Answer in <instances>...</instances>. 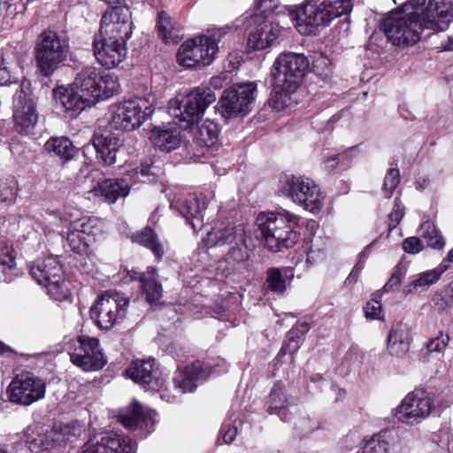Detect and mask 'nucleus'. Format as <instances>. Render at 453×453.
<instances>
[{
    "label": "nucleus",
    "mask_w": 453,
    "mask_h": 453,
    "mask_svg": "<svg viewBox=\"0 0 453 453\" xmlns=\"http://www.w3.org/2000/svg\"><path fill=\"white\" fill-rule=\"evenodd\" d=\"M130 18L128 7L119 4L108 8L101 19L93 50L97 62L106 69L117 67L127 58L126 42L132 35Z\"/></svg>",
    "instance_id": "f03ea898"
},
{
    "label": "nucleus",
    "mask_w": 453,
    "mask_h": 453,
    "mask_svg": "<svg viewBox=\"0 0 453 453\" xmlns=\"http://www.w3.org/2000/svg\"><path fill=\"white\" fill-rule=\"evenodd\" d=\"M69 44L55 31L42 32L35 46L37 66L43 76L50 75L67 58Z\"/></svg>",
    "instance_id": "9b49d317"
},
{
    "label": "nucleus",
    "mask_w": 453,
    "mask_h": 453,
    "mask_svg": "<svg viewBox=\"0 0 453 453\" xmlns=\"http://www.w3.org/2000/svg\"><path fill=\"white\" fill-rule=\"evenodd\" d=\"M92 144L97 158L104 165H111L116 162L117 152L123 145L121 139L113 134H95Z\"/></svg>",
    "instance_id": "a878e982"
},
{
    "label": "nucleus",
    "mask_w": 453,
    "mask_h": 453,
    "mask_svg": "<svg viewBox=\"0 0 453 453\" xmlns=\"http://www.w3.org/2000/svg\"><path fill=\"white\" fill-rule=\"evenodd\" d=\"M400 183V172L396 168H390L384 179L383 192L385 196L391 197L394 190L397 188Z\"/></svg>",
    "instance_id": "de8ad7c7"
},
{
    "label": "nucleus",
    "mask_w": 453,
    "mask_h": 453,
    "mask_svg": "<svg viewBox=\"0 0 453 453\" xmlns=\"http://www.w3.org/2000/svg\"><path fill=\"white\" fill-rule=\"evenodd\" d=\"M439 445L449 453H453V432L441 431Z\"/></svg>",
    "instance_id": "bf43d9fd"
},
{
    "label": "nucleus",
    "mask_w": 453,
    "mask_h": 453,
    "mask_svg": "<svg viewBox=\"0 0 453 453\" xmlns=\"http://www.w3.org/2000/svg\"><path fill=\"white\" fill-rule=\"evenodd\" d=\"M351 9L350 2H305L291 10L290 15L302 34L313 35L335 18L349 13Z\"/></svg>",
    "instance_id": "423d86ee"
},
{
    "label": "nucleus",
    "mask_w": 453,
    "mask_h": 453,
    "mask_svg": "<svg viewBox=\"0 0 453 453\" xmlns=\"http://www.w3.org/2000/svg\"><path fill=\"white\" fill-rule=\"evenodd\" d=\"M234 243L235 245L231 248L225 257L224 263L227 265V273H234L237 269V265H241L248 258V251L244 245V240L242 242L235 241Z\"/></svg>",
    "instance_id": "ea45409f"
},
{
    "label": "nucleus",
    "mask_w": 453,
    "mask_h": 453,
    "mask_svg": "<svg viewBox=\"0 0 453 453\" xmlns=\"http://www.w3.org/2000/svg\"><path fill=\"white\" fill-rule=\"evenodd\" d=\"M299 218L284 211L283 212H261L257 218V235L260 237L265 246L278 252L282 249L292 248L298 240Z\"/></svg>",
    "instance_id": "39448f33"
},
{
    "label": "nucleus",
    "mask_w": 453,
    "mask_h": 453,
    "mask_svg": "<svg viewBox=\"0 0 453 453\" xmlns=\"http://www.w3.org/2000/svg\"><path fill=\"white\" fill-rule=\"evenodd\" d=\"M180 127L169 126L154 127L150 135L156 148L164 152H170L179 148L181 142Z\"/></svg>",
    "instance_id": "bb28decb"
},
{
    "label": "nucleus",
    "mask_w": 453,
    "mask_h": 453,
    "mask_svg": "<svg viewBox=\"0 0 453 453\" xmlns=\"http://www.w3.org/2000/svg\"><path fill=\"white\" fill-rule=\"evenodd\" d=\"M452 19L453 2H404L383 26L394 45H413L425 29L444 31Z\"/></svg>",
    "instance_id": "f257e3e1"
},
{
    "label": "nucleus",
    "mask_w": 453,
    "mask_h": 453,
    "mask_svg": "<svg viewBox=\"0 0 453 453\" xmlns=\"http://www.w3.org/2000/svg\"><path fill=\"white\" fill-rule=\"evenodd\" d=\"M309 68L303 54L288 52L280 54L273 64V106L278 110L287 104L288 96L296 92Z\"/></svg>",
    "instance_id": "20e7f679"
},
{
    "label": "nucleus",
    "mask_w": 453,
    "mask_h": 453,
    "mask_svg": "<svg viewBox=\"0 0 453 453\" xmlns=\"http://www.w3.org/2000/svg\"><path fill=\"white\" fill-rule=\"evenodd\" d=\"M90 193L103 197L107 203H113L119 197H125L129 193L128 183L122 179L105 180L95 186Z\"/></svg>",
    "instance_id": "c756f323"
},
{
    "label": "nucleus",
    "mask_w": 453,
    "mask_h": 453,
    "mask_svg": "<svg viewBox=\"0 0 453 453\" xmlns=\"http://www.w3.org/2000/svg\"><path fill=\"white\" fill-rule=\"evenodd\" d=\"M303 342L301 335H297L295 330H289L287 334V339L282 348L280 349L278 356H284L287 354L294 355L297 352Z\"/></svg>",
    "instance_id": "49530a36"
},
{
    "label": "nucleus",
    "mask_w": 453,
    "mask_h": 453,
    "mask_svg": "<svg viewBox=\"0 0 453 453\" xmlns=\"http://www.w3.org/2000/svg\"><path fill=\"white\" fill-rule=\"evenodd\" d=\"M156 412L146 406L142 405L134 399L131 404L119 415V421L128 429H135L140 426H148L154 424Z\"/></svg>",
    "instance_id": "393cba45"
},
{
    "label": "nucleus",
    "mask_w": 453,
    "mask_h": 453,
    "mask_svg": "<svg viewBox=\"0 0 453 453\" xmlns=\"http://www.w3.org/2000/svg\"><path fill=\"white\" fill-rule=\"evenodd\" d=\"M411 330L407 324L398 323L392 326L388 336V350L392 356L403 357L410 349Z\"/></svg>",
    "instance_id": "c85d7f7f"
},
{
    "label": "nucleus",
    "mask_w": 453,
    "mask_h": 453,
    "mask_svg": "<svg viewBox=\"0 0 453 453\" xmlns=\"http://www.w3.org/2000/svg\"><path fill=\"white\" fill-rule=\"evenodd\" d=\"M256 90L254 82L238 84L226 89L218 103L222 117L228 120L250 112L256 98Z\"/></svg>",
    "instance_id": "dca6fc26"
},
{
    "label": "nucleus",
    "mask_w": 453,
    "mask_h": 453,
    "mask_svg": "<svg viewBox=\"0 0 453 453\" xmlns=\"http://www.w3.org/2000/svg\"><path fill=\"white\" fill-rule=\"evenodd\" d=\"M30 274L38 284L47 288L48 294L56 301L69 297L70 291L63 279V270L59 260L55 256L38 258L30 266Z\"/></svg>",
    "instance_id": "f8f14e48"
},
{
    "label": "nucleus",
    "mask_w": 453,
    "mask_h": 453,
    "mask_svg": "<svg viewBox=\"0 0 453 453\" xmlns=\"http://www.w3.org/2000/svg\"><path fill=\"white\" fill-rule=\"evenodd\" d=\"M434 409V396L423 389H415L392 410V414L399 422L414 426L428 418Z\"/></svg>",
    "instance_id": "4468645a"
},
{
    "label": "nucleus",
    "mask_w": 453,
    "mask_h": 453,
    "mask_svg": "<svg viewBox=\"0 0 453 453\" xmlns=\"http://www.w3.org/2000/svg\"><path fill=\"white\" fill-rule=\"evenodd\" d=\"M273 2H257L255 7V28L251 30L248 46L254 50L270 47L279 35V29L269 19L273 12Z\"/></svg>",
    "instance_id": "f3484780"
},
{
    "label": "nucleus",
    "mask_w": 453,
    "mask_h": 453,
    "mask_svg": "<svg viewBox=\"0 0 453 453\" xmlns=\"http://www.w3.org/2000/svg\"><path fill=\"white\" fill-rule=\"evenodd\" d=\"M142 292L146 296V300L150 304L159 303L163 296L162 285L157 280L155 267H148L147 271L139 274Z\"/></svg>",
    "instance_id": "2f4dec72"
},
{
    "label": "nucleus",
    "mask_w": 453,
    "mask_h": 453,
    "mask_svg": "<svg viewBox=\"0 0 453 453\" xmlns=\"http://www.w3.org/2000/svg\"><path fill=\"white\" fill-rule=\"evenodd\" d=\"M277 194L311 213L319 212L326 196L319 186L304 175L281 174L277 183Z\"/></svg>",
    "instance_id": "0eeeda50"
},
{
    "label": "nucleus",
    "mask_w": 453,
    "mask_h": 453,
    "mask_svg": "<svg viewBox=\"0 0 453 453\" xmlns=\"http://www.w3.org/2000/svg\"><path fill=\"white\" fill-rule=\"evenodd\" d=\"M441 262H446L450 266V263H453V248L448 252L446 258Z\"/></svg>",
    "instance_id": "338daca9"
},
{
    "label": "nucleus",
    "mask_w": 453,
    "mask_h": 453,
    "mask_svg": "<svg viewBox=\"0 0 453 453\" xmlns=\"http://www.w3.org/2000/svg\"><path fill=\"white\" fill-rule=\"evenodd\" d=\"M403 249L407 253L417 254L423 250V244L418 237H408L403 242Z\"/></svg>",
    "instance_id": "6e6d98bb"
},
{
    "label": "nucleus",
    "mask_w": 453,
    "mask_h": 453,
    "mask_svg": "<svg viewBox=\"0 0 453 453\" xmlns=\"http://www.w3.org/2000/svg\"><path fill=\"white\" fill-rule=\"evenodd\" d=\"M382 305L380 301L371 300L364 307L365 315L370 319H380Z\"/></svg>",
    "instance_id": "864d4df0"
},
{
    "label": "nucleus",
    "mask_w": 453,
    "mask_h": 453,
    "mask_svg": "<svg viewBox=\"0 0 453 453\" xmlns=\"http://www.w3.org/2000/svg\"><path fill=\"white\" fill-rule=\"evenodd\" d=\"M17 58L12 51L0 52V86H7L18 82L15 74Z\"/></svg>",
    "instance_id": "c9c22d12"
},
{
    "label": "nucleus",
    "mask_w": 453,
    "mask_h": 453,
    "mask_svg": "<svg viewBox=\"0 0 453 453\" xmlns=\"http://www.w3.org/2000/svg\"><path fill=\"white\" fill-rule=\"evenodd\" d=\"M66 430V426L60 427L59 432L57 429H53L42 437L39 435L38 438L31 439V443L40 446L42 449H50L56 443L61 444L68 441V439H65Z\"/></svg>",
    "instance_id": "a19ab883"
},
{
    "label": "nucleus",
    "mask_w": 453,
    "mask_h": 453,
    "mask_svg": "<svg viewBox=\"0 0 453 453\" xmlns=\"http://www.w3.org/2000/svg\"><path fill=\"white\" fill-rule=\"evenodd\" d=\"M341 155H335L327 158L326 164L328 168H334L341 160Z\"/></svg>",
    "instance_id": "69168bd1"
},
{
    "label": "nucleus",
    "mask_w": 453,
    "mask_h": 453,
    "mask_svg": "<svg viewBox=\"0 0 453 453\" xmlns=\"http://www.w3.org/2000/svg\"><path fill=\"white\" fill-rule=\"evenodd\" d=\"M449 268L446 262H441L437 267L418 274V278L411 281V283L405 287L404 292L410 294L413 289L420 287H427L435 283Z\"/></svg>",
    "instance_id": "58836bf2"
},
{
    "label": "nucleus",
    "mask_w": 453,
    "mask_h": 453,
    "mask_svg": "<svg viewBox=\"0 0 453 453\" xmlns=\"http://www.w3.org/2000/svg\"><path fill=\"white\" fill-rule=\"evenodd\" d=\"M157 28L158 36L165 43H177L181 38L180 27L173 23L171 17L165 12L158 13Z\"/></svg>",
    "instance_id": "e433bc0d"
},
{
    "label": "nucleus",
    "mask_w": 453,
    "mask_h": 453,
    "mask_svg": "<svg viewBox=\"0 0 453 453\" xmlns=\"http://www.w3.org/2000/svg\"><path fill=\"white\" fill-rule=\"evenodd\" d=\"M154 111L149 97H134L109 109V124L116 130L132 131L139 127Z\"/></svg>",
    "instance_id": "9d476101"
},
{
    "label": "nucleus",
    "mask_w": 453,
    "mask_h": 453,
    "mask_svg": "<svg viewBox=\"0 0 453 453\" xmlns=\"http://www.w3.org/2000/svg\"><path fill=\"white\" fill-rule=\"evenodd\" d=\"M17 253L8 242L0 241V266L4 269H12L16 266Z\"/></svg>",
    "instance_id": "a18cd8bd"
},
{
    "label": "nucleus",
    "mask_w": 453,
    "mask_h": 453,
    "mask_svg": "<svg viewBox=\"0 0 453 453\" xmlns=\"http://www.w3.org/2000/svg\"><path fill=\"white\" fill-rule=\"evenodd\" d=\"M403 215H404V207L396 199L395 202V206L389 214V219L391 221V224H394V226H395L401 221Z\"/></svg>",
    "instance_id": "052dcab7"
},
{
    "label": "nucleus",
    "mask_w": 453,
    "mask_h": 453,
    "mask_svg": "<svg viewBox=\"0 0 453 453\" xmlns=\"http://www.w3.org/2000/svg\"><path fill=\"white\" fill-rule=\"evenodd\" d=\"M68 353L72 363L84 372L101 370L106 364L99 340L86 335L69 342Z\"/></svg>",
    "instance_id": "2eb2a0df"
},
{
    "label": "nucleus",
    "mask_w": 453,
    "mask_h": 453,
    "mask_svg": "<svg viewBox=\"0 0 453 453\" xmlns=\"http://www.w3.org/2000/svg\"><path fill=\"white\" fill-rule=\"evenodd\" d=\"M136 443L129 437L116 434L95 436L87 441L79 453H135Z\"/></svg>",
    "instance_id": "5701e85b"
},
{
    "label": "nucleus",
    "mask_w": 453,
    "mask_h": 453,
    "mask_svg": "<svg viewBox=\"0 0 453 453\" xmlns=\"http://www.w3.org/2000/svg\"><path fill=\"white\" fill-rule=\"evenodd\" d=\"M73 213L65 211L60 216V220L64 223H70L76 232L84 236L83 240H86L89 244L92 243L96 236L101 233L102 221L93 217H83L77 219H73Z\"/></svg>",
    "instance_id": "cd10ccee"
},
{
    "label": "nucleus",
    "mask_w": 453,
    "mask_h": 453,
    "mask_svg": "<svg viewBox=\"0 0 453 453\" xmlns=\"http://www.w3.org/2000/svg\"><path fill=\"white\" fill-rule=\"evenodd\" d=\"M430 182H431V180L428 176H426V175L420 176L416 180V188L420 191H423L430 185Z\"/></svg>",
    "instance_id": "e2e57ef3"
},
{
    "label": "nucleus",
    "mask_w": 453,
    "mask_h": 453,
    "mask_svg": "<svg viewBox=\"0 0 453 453\" xmlns=\"http://www.w3.org/2000/svg\"><path fill=\"white\" fill-rule=\"evenodd\" d=\"M319 240L315 241V243H312L310 250L307 253L306 261L309 264H315L325 257V249L317 247L319 246Z\"/></svg>",
    "instance_id": "5fc2aeb1"
},
{
    "label": "nucleus",
    "mask_w": 453,
    "mask_h": 453,
    "mask_svg": "<svg viewBox=\"0 0 453 453\" xmlns=\"http://www.w3.org/2000/svg\"><path fill=\"white\" fill-rule=\"evenodd\" d=\"M65 224L68 227L66 241L70 248L78 254L85 252L90 244L86 240H83L84 236L76 232L70 223Z\"/></svg>",
    "instance_id": "c03bdc74"
},
{
    "label": "nucleus",
    "mask_w": 453,
    "mask_h": 453,
    "mask_svg": "<svg viewBox=\"0 0 453 453\" xmlns=\"http://www.w3.org/2000/svg\"><path fill=\"white\" fill-rule=\"evenodd\" d=\"M100 82L102 85V96L100 99L108 98L118 92L119 84L112 76L109 74L102 75Z\"/></svg>",
    "instance_id": "3c124183"
},
{
    "label": "nucleus",
    "mask_w": 453,
    "mask_h": 453,
    "mask_svg": "<svg viewBox=\"0 0 453 453\" xmlns=\"http://www.w3.org/2000/svg\"><path fill=\"white\" fill-rule=\"evenodd\" d=\"M11 351L10 347L6 346L3 342H0V353H5Z\"/></svg>",
    "instance_id": "774afa93"
},
{
    "label": "nucleus",
    "mask_w": 453,
    "mask_h": 453,
    "mask_svg": "<svg viewBox=\"0 0 453 453\" xmlns=\"http://www.w3.org/2000/svg\"><path fill=\"white\" fill-rule=\"evenodd\" d=\"M423 227H426V234H424V238L426 240V243L433 249L441 250L444 247V240L441 234L436 230L434 226L427 222Z\"/></svg>",
    "instance_id": "09e8293b"
},
{
    "label": "nucleus",
    "mask_w": 453,
    "mask_h": 453,
    "mask_svg": "<svg viewBox=\"0 0 453 453\" xmlns=\"http://www.w3.org/2000/svg\"><path fill=\"white\" fill-rule=\"evenodd\" d=\"M294 277L291 267H271L266 271L265 284L271 292L283 296Z\"/></svg>",
    "instance_id": "7c9ffc66"
},
{
    "label": "nucleus",
    "mask_w": 453,
    "mask_h": 453,
    "mask_svg": "<svg viewBox=\"0 0 453 453\" xmlns=\"http://www.w3.org/2000/svg\"><path fill=\"white\" fill-rule=\"evenodd\" d=\"M449 341V334H444L440 333V334L433 339H431L426 343V349L428 352H441L447 347Z\"/></svg>",
    "instance_id": "603ef678"
},
{
    "label": "nucleus",
    "mask_w": 453,
    "mask_h": 453,
    "mask_svg": "<svg viewBox=\"0 0 453 453\" xmlns=\"http://www.w3.org/2000/svg\"><path fill=\"white\" fill-rule=\"evenodd\" d=\"M46 384L42 380L29 374L16 375L7 388L12 403L28 406L45 396Z\"/></svg>",
    "instance_id": "6ab92c4d"
},
{
    "label": "nucleus",
    "mask_w": 453,
    "mask_h": 453,
    "mask_svg": "<svg viewBox=\"0 0 453 453\" xmlns=\"http://www.w3.org/2000/svg\"><path fill=\"white\" fill-rule=\"evenodd\" d=\"M436 306L440 310H446L453 306V280L445 290V295L440 301L436 302Z\"/></svg>",
    "instance_id": "13d9d810"
},
{
    "label": "nucleus",
    "mask_w": 453,
    "mask_h": 453,
    "mask_svg": "<svg viewBox=\"0 0 453 453\" xmlns=\"http://www.w3.org/2000/svg\"><path fill=\"white\" fill-rule=\"evenodd\" d=\"M193 132L194 140L200 146L211 147L218 141V125L210 119H206L202 125L197 126Z\"/></svg>",
    "instance_id": "4c0bfd02"
},
{
    "label": "nucleus",
    "mask_w": 453,
    "mask_h": 453,
    "mask_svg": "<svg viewBox=\"0 0 453 453\" xmlns=\"http://www.w3.org/2000/svg\"><path fill=\"white\" fill-rule=\"evenodd\" d=\"M132 241L151 250L157 259L163 257L165 253L163 244L152 228L144 227L132 236Z\"/></svg>",
    "instance_id": "f704fd0d"
},
{
    "label": "nucleus",
    "mask_w": 453,
    "mask_h": 453,
    "mask_svg": "<svg viewBox=\"0 0 453 453\" xmlns=\"http://www.w3.org/2000/svg\"><path fill=\"white\" fill-rule=\"evenodd\" d=\"M151 168L152 167L150 165H142L139 169L135 170V173H140L142 177H148L150 174H153Z\"/></svg>",
    "instance_id": "0e129e2a"
},
{
    "label": "nucleus",
    "mask_w": 453,
    "mask_h": 453,
    "mask_svg": "<svg viewBox=\"0 0 453 453\" xmlns=\"http://www.w3.org/2000/svg\"><path fill=\"white\" fill-rule=\"evenodd\" d=\"M288 404L289 399L284 392V385L280 382H277L273 386L268 398V411L273 414V411L283 410L288 407Z\"/></svg>",
    "instance_id": "79ce46f5"
},
{
    "label": "nucleus",
    "mask_w": 453,
    "mask_h": 453,
    "mask_svg": "<svg viewBox=\"0 0 453 453\" xmlns=\"http://www.w3.org/2000/svg\"><path fill=\"white\" fill-rule=\"evenodd\" d=\"M407 273L406 267L403 264L398 263L390 278L387 281V283L383 287V290L386 292L391 291L395 287L400 285L402 283L403 279L404 278Z\"/></svg>",
    "instance_id": "8fccbe9b"
},
{
    "label": "nucleus",
    "mask_w": 453,
    "mask_h": 453,
    "mask_svg": "<svg viewBox=\"0 0 453 453\" xmlns=\"http://www.w3.org/2000/svg\"><path fill=\"white\" fill-rule=\"evenodd\" d=\"M230 27L214 29L211 35L196 36L184 42L178 50L180 65L192 68L209 65L219 51L220 39L226 35Z\"/></svg>",
    "instance_id": "6e6552de"
},
{
    "label": "nucleus",
    "mask_w": 453,
    "mask_h": 453,
    "mask_svg": "<svg viewBox=\"0 0 453 453\" xmlns=\"http://www.w3.org/2000/svg\"><path fill=\"white\" fill-rule=\"evenodd\" d=\"M235 241L242 242L243 230L224 222L216 223L203 239L207 248L221 247L225 244H232Z\"/></svg>",
    "instance_id": "b1692460"
},
{
    "label": "nucleus",
    "mask_w": 453,
    "mask_h": 453,
    "mask_svg": "<svg viewBox=\"0 0 453 453\" xmlns=\"http://www.w3.org/2000/svg\"><path fill=\"white\" fill-rule=\"evenodd\" d=\"M215 101L216 95L211 88L198 87L181 99L171 102L169 114L174 119V125L188 129L198 124L205 110Z\"/></svg>",
    "instance_id": "1a4fd4ad"
},
{
    "label": "nucleus",
    "mask_w": 453,
    "mask_h": 453,
    "mask_svg": "<svg viewBox=\"0 0 453 453\" xmlns=\"http://www.w3.org/2000/svg\"><path fill=\"white\" fill-rule=\"evenodd\" d=\"M132 241L151 250L157 259L163 257L165 253L163 244L152 228L144 227L132 236Z\"/></svg>",
    "instance_id": "72a5a7b5"
},
{
    "label": "nucleus",
    "mask_w": 453,
    "mask_h": 453,
    "mask_svg": "<svg viewBox=\"0 0 453 453\" xmlns=\"http://www.w3.org/2000/svg\"><path fill=\"white\" fill-rule=\"evenodd\" d=\"M126 374L145 390L160 391L165 385L163 373L156 366L154 359L133 361Z\"/></svg>",
    "instance_id": "4be33fe9"
},
{
    "label": "nucleus",
    "mask_w": 453,
    "mask_h": 453,
    "mask_svg": "<svg viewBox=\"0 0 453 453\" xmlns=\"http://www.w3.org/2000/svg\"><path fill=\"white\" fill-rule=\"evenodd\" d=\"M13 120L21 134H29L38 120L36 104L30 91V83L23 81L13 96Z\"/></svg>",
    "instance_id": "a211bd4d"
},
{
    "label": "nucleus",
    "mask_w": 453,
    "mask_h": 453,
    "mask_svg": "<svg viewBox=\"0 0 453 453\" xmlns=\"http://www.w3.org/2000/svg\"><path fill=\"white\" fill-rule=\"evenodd\" d=\"M128 304L124 294L107 291L90 308V318L99 328L108 330L125 319Z\"/></svg>",
    "instance_id": "ddd939ff"
},
{
    "label": "nucleus",
    "mask_w": 453,
    "mask_h": 453,
    "mask_svg": "<svg viewBox=\"0 0 453 453\" xmlns=\"http://www.w3.org/2000/svg\"><path fill=\"white\" fill-rule=\"evenodd\" d=\"M213 371L220 373L225 370L220 368L219 364L211 367L201 361H196L185 366L183 370L178 368L173 379L174 389L179 394L193 392L196 388L198 382L203 381Z\"/></svg>",
    "instance_id": "412c9836"
},
{
    "label": "nucleus",
    "mask_w": 453,
    "mask_h": 453,
    "mask_svg": "<svg viewBox=\"0 0 453 453\" xmlns=\"http://www.w3.org/2000/svg\"><path fill=\"white\" fill-rule=\"evenodd\" d=\"M170 206L184 217L194 231L201 229L203 226V211L206 208L205 196L203 194H167Z\"/></svg>",
    "instance_id": "aec40b11"
},
{
    "label": "nucleus",
    "mask_w": 453,
    "mask_h": 453,
    "mask_svg": "<svg viewBox=\"0 0 453 453\" xmlns=\"http://www.w3.org/2000/svg\"><path fill=\"white\" fill-rule=\"evenodd\" d=\"M236 422H237V420L235 419L234 421V424L225 422L222 425L221 433H222V439H223L224 442L231 443L234 440V438L237 434Z\"/></svg>",
    "instance_id": "4d7b16f0"
},
{
    "label": "nucleus",
    "mask_w": 453,
    "mask_h": 453,
    "mask_svg": "<svg viewBox=\"0 0 453 453\" xmlns=\"http://www.w3.org/2000/svg\"><path fill=\"white\" fill-rule=\"evenodd\" d=\"M18 181L14 177H9L0 181V201L13 203L18 193Z\"/></svg>",
    "instance_id": "37998d69"
},
{
    "label": "nucleus",
    "mask_w": 453,
    "mask_h": 453,
    "mask_svg": "<svg viewBox=\"0 0 453 453\" xmlns=\"http://www.w3.org/2000/svg\"><path fill=\"white\" fill-rule=\"evenodd\" d=\"M101 72L93 66L82 68L67 88L55 91L65 111L71 119L77 118L87 108L95 105L102 96Z\"/></svg>",
    "instance_id": "7ed1b4c3"
},
{
    "label": "nucleus",
    "mask_w": 453,
    "mask_h": 453,
    "mask_svg": "<svg viewBox=\"0 0 453 453\" xmlns=\"http://www.w3.org/2000/svg\"><path fill=\"white\" fill-rule=\"evenodd\" d=\"M44 150L51 156L58 157L63 164L71 160L75 154V147L66 137H52L44 144Z\"/></svg>",
    "instance_id": "473e14b6"
},
{
    "label": "nucleus",
    "mask_w": 453,
    "mask_h": 453,
    "mask_svg": "<svg viewBox=\"0 0 453 453\" xmlns=\"http://www.w3.org/2000/svg\"><path fill=\"white\" fill-rule=\"evenodd\" d=\"M310 325L306 321H298L291 330H295L297 335L302 337L310 330Z\"/></svg>",
    "instance_id": "680f3d73"
}]
</instances>
